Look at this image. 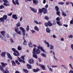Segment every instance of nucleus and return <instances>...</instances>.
Here are the masks:
<instances>
[{
	"label": "nucleus",
	"instance_id": "nucleus-29",
	"mask_svg": "<svg viewBox=\"0 0 73 73\" xmlns=\"http://www.w3.org/2000/svg\"><path fill=\"white\" fill-rule=\"evenodd\" d=\"M56 14L57 15H58L59 16H60V11L58 10V11H56Z\"/></svg>",
	"mask_w": 73,
	"mask_h": 73
},
{
	"label": "nucleus",
	"instance_id": "nucleus-4",
	"mask_svg": "<svg viewBox=\"0 0 73 73\" xmlns=\"http://www.w3.org/2000/svg\"><path fill=\"white\" fill-rule=\"evenodd\" d=\"M12 2L13 4H14L15 5H16V4H17V5H19V0H15V1H14V0H12Z\"/></svg>",
	"mask_w": 73,
	"mask_h": 73
},
{
	"label": "nucleus",
	"instance_id": "nucleus-38",
	"mask_svg": "<svg viewBox=\"0 0 73 73\" xmlns=\"http://www.w3.org/2000/svg\"><path fill=\"white\" fill-rule=\"evenodd\" d=\"M62 15L64 16V17L65 16H66V13H64L63 12H62Z\"/></svg>",
	"mask_w": 73,
	"mask_h": 73
},
{
	"label": "nucleus",
	"instance_id": "nucleus-62",
	"mask_svg": "<svg viewBox=\"0 0 73 73\" xmlns=\"http://www.w3.org/2000/svg\"><path fill=\"white\" fill-rule=\"evenodd\" d=\"M71 47L73 50V44H71Z\"/></svg>",
	"mask_w": 73,
	"mask_h": 73
},
{
	"label": "nucleus",
	"instance_id": "nucleus-31",
	"mask_svg": "<svg viewBox=\"0 0 73 73\" xmlns=\"http://www.w3.org/2000/svg\"><path fill=\"white\" fill-rule=\"evenodd\" d=\"M3 18L4 20H7V16L6 15H4L3 16Z\"/></svg>",
	"mask_w": 73,
	"mask_h": 73
},
{
	"label": "nucleus",
	"instance_id": "nucleus-13",
	"mask_svg": "<svg viewBox=\"0 0 73 73\" xmlns=\"http://www.w3.org/2000/svg\"><path fill=\"white\" fill-rule=\"evenodd\" d=\"M39 66L42 68L43 70H46V69L45 68V67L44 65H42L41 64H39Z\"/></svg>",
	"mask_w": 73,
	"mask_h": 73
},
{
	"label": "nucleus",
	"instance_id": "nucleus-20",
	"mask_svg": "<svg viewBox=\"0 0 73 73\" xmlns=\"http://www.w3.org/2000/svg\"><path fill=\"white\" fill-rule=\"evenodd\" d=\"M19 29H20V30H22V32H24L25 31V29H24L23 27H20Z\"/></svg>",
	"mask_w": 73,
	"mask_h": 73
},
{
	"label": "nucleus",
	"instance_id": "nucleus-27",
	"mask_svg": "<svg viewBox=\"0 0 73 73\" xmlns=\"http://www.w3.org/2000/svg\"><path fill=\"white\" fill-rule=\"evenodd\" d=\"M29 47H31V48L33 47V46L32 45V44L31 43V42H30L29 44Z\"/></svg>",
	"mask_w": 73,
	"mask_h": 73
},
{
	"label": "nucleus",
	"instance_id": "nucleus-26",
	"mask_svg": "<svg viewBox=\"0 0 73 73\" xmlns=\"http://www.w3.org/2000/svg\"><path fill=\"white\" fill-rule=\"evenodd\" d=\"M55 9H56V11H59V8L57 6H56L55 7Z\"/></svg>",
	"mask_w": 73,
	"mask_h": 73
},
{
	"label": "nucleus",
	"instance_id": "nucleus-51",
	"mask_svg": "<svg viewBox=\"0 0 73 73\" xmlns=\"http://www.w3.org/2000/svg\"><path fill=\"white\" fill-rule=\"evenodd\" d=\"M70 24H73V18L72 19V20L70 21Z\"/></svg>",
	"mask_w": 73,
	"mask_h": 73
},
{
	"label": "nucleus",
	"instance_id": "nucleus-33",
	"mask_svg": "<svg viewBox=\"0 0 73 73\" xmlns=\"http://www.w3.org/2000/svg\"><path fill=\"white\" fill-rule=\"evenodd\" d=\"M0 38H1L2 40H4V41H5V42H6V41H7V40H6V39H4V38L1 35L0 36Z\"/></svg>",
	"mask_w": 73,
	"mask_h": 73
},
{
	"label": "nucleus",
	"instance_id": "nucleus-17",
	"mask_svg": "<svg viewBox=\"0 0 73 73\" xmlns=\"http://www.w3.org/2000/svg\"><path fill=\"white\" fill-rule=\"evenodd\" d=\"M40 52L41 51L39 49H37L36 51V54H40Z\"/></svg>",
	"mask_w": 73,
	"mask_h": 73
},
{
	"label": "nucleus",
	"instance_id": "nucleus-28",
	"mask_svg": "<svg viewBox=\"0 0 73 73\" xmlns=\"http://www.w3.org/2000/svg\"><path fill=\"white\" fill-rule=\"evenodd\" d=\"M18 50H22L21 47L20 46H19L18 47Z\"/></svg>",
	"mask_w": 73,
	"mask_h": 73
},
{
	"label": "nucleus",
	"instance_id": "nucleus-52",
	"mask_svg": "<svg viewBox=\"0 0 73 73\" xmlns=\"http://www.w3.org/2000/svg\"><path fill=\"white\" fill-rule=\"evenodd\" d=\"M13 54L14 55V56H19V55L16 54V53H14Z\"/></svg>",
	"mask_w": 73,
	"mask_h": 73
},
{
	"label": "nucleus",
	"instance_id": "nucleus-2",
	"mask_svg": "<svg viewBox=\"0 0 73 73\" xmlns=\"http://www.w3.org/2000/svg\"><path fill=\"white\" fill-rule=\"evenodd\" d=\"M36 48H33V52H32L33 54V57L35 58H36V59H37V54H36Z\"/></svg>",
	"mask_w": 73,
	"mask_h": 73
},
{
	"label": "nucleus",
	"instance_id": "nucleus-35",
	"mask_svg": "<svg viewBox=\"0 0 73 73\" xmlns=\"http://www.w3.org/2000/svg\"><path fill=\"white\" fill-rule=\"evenodd\" d=\"M53 46L52 45H50V49L51 50H52V49H53V48H54Z\"/></svg>",
	"mask_w": 73,
	"mask_h": 73
},
{
	"label": "nucleus",
	"instance_id": "nucleus-59",
	"mask_svg": "<svg viewBox=\"0 0 73 73\" xmlns=\"http://www.w3.org/2000/svg\"><path fill=\"white\" fill-rule=\"evenodd\" d=\"M63 26H64V27H68V25H67L64 24Z\"/></svg>",
	"mask_w": 73,
	"mask_h": 73
},
{
	"label": "nucleus",
	"instance_id": "nucleus-21",
	"mask_svg": "<svg viewBox=\"0 0 73 73\" xmlns=\"http://www.w3.org/2000/svg\"><path fill=\"white\" fill-rule=\"evenodd\" d=\"M46 32L47 33H50V30L48 27H47L46 29Z\"/></svg>",
	"mask_w": 73,
	"mask_h": 73
},
{
	"label": "nucleus",
	"instance_id": "nucleus-8",
	"mask_svg": "<svg viewBox=\"0 0 73 73\" xmlns=\"http://www.w3.org/2000/svg\"><path fill=\"white\" fill-rule=\"evenodd\" d=\"M1 33L2 36H3V37L5 38V32L4 31H2L1 32Z\"/></svg>",
	"mask_w": 73,
	"mask_h": 73
},
{
	"label": "nucleus",
	"instance_id": "nucleus-14",
	"mask_svg": "<svg viewBox=\"0 0 73 73\" xmlns=\"http://www.w3.org/2000/svg\"><path fill=\"white\" fill-rule=\"evenodd\" d=\"M7 55L8 58H10V59H11V60H12V56H11V54H10L9 53H7Z\"/></svg>",
	"mask_w": 73,
	"mask_h": 73
},
{
	"label": "nucleus",
	"instance_id": "nucleus-42",
	"mask_svg": "<svg viewBox=\"0 0 73 73\" xmlns=\"http://www.w3.org/2000/svg\"><path fill=\"white\" fill-rule=\"evenodd\" d=\"M3 8H4V6L3 5H1L0 6V9H3Z\"/></svg>",
	"mask_w": 73,
	"mask_h": 73
},
{
	"label": "nucleus",
	"instance_id": "nucleus-48",
	"mask_svg": "<svg viewBox=\"0 0 73 73\" xmlns=\"http://www.w3.org/2000/svg\"><path fill=\"white\" fill-rule=\"evenodd\" d=\"M44 19H46V20H49V18H48V17L46 16L44 18Z\"/></svg>",
	"mask_w": 73,
	"mask_h": 73
},
{
	"label": "nucleus",
	"instance_id": "nucleus-11",
	"mask_svg": "<svg viewBox=\"0 0 73 73\" xmlns=\"http://www.w3.org/2000/svg\"><path fill=\"white\" fill-rule=\"evenodd\" d=\"M12 17L13 19H14L15 20H17V17L16 16V15H12Z\"/></svg>",
	"mask_w": 73,
	"mask_h": 73
},
{
	"label": "nucleus",
	"instance_id": "nucleus-32",
	"mask_svg": "<svg viewBox=\"0 0 73 73\" xmlns=\"http://www.w3.org/2000/svg\"><path fill=\"white\" fill-rule=\"evenodd\" d=\"M40 55L44 57H46V54H44L43 53L41 54Z\"/></svg>",
	"mask_w": 73,
	"mask_h": 73
},
{
	"label": "nucleus",
	"instance_id": "nucleus-50",
	"mask_svg": "<svg viewBox=\"0 0 73 73\" xmlns=\"http://www.w3.org/2000/svg\"><path fill=\"white\" fill-rule=\"evenodd\" d=\"M48 26H50V27H51L52 26V24L51 23H48Z\"/></svg>",
	"mask_w": 73,
	"mask_h": 73
},
{
	"label": "nucleus",
	"instance_id": "nucleus-46",
	"mask_svg": "<svg viewBox=\"0 0 73 73\" xmlns=\"http://www.w3.org/2000/svg\"><path fill=\"white\" fill-rule=\"evenodd\" d=\"M23 71H24V72H25V73H28V71L27 70H26V69L24 70Z\"/></svg>",
	"mask_w": 73,
	"mask_h": 73
},
{
	"label": "nucleus",
	"instance_id": "nucleus-23",
	"mask_svg": "<svg viewBox=\"0 0 73 73\" xmlns=\"http://www.w3.org/2000/svg\"><path fill=\"white\" fill-rule=\"evenodd\" d=\"M11 63H12V65H13V66H16V65L15 62L13 60L11 61Z\"/></svg>",
	"mask_w": 73,
	"mask_h": 73
},
{
	"label": "nucleus",
	"instance_id": "nucleus-56",
	"mask_svg": "<svg viewBox=\"0 0 73 73\" xmlns=\"http://www.w3.org/2000/svg\"><path fill=\"white\" fill-rule=\"evenodd\" d=\"M12 50H13V51L14 52H15L16 50V49H15L14 48H12Z\"/></svg>",
	"mask_w": 73,
	"mask_h": 73
},
{
	"label": "nucleus",
	"instance_id": "nucleus-44",
	"mask_svg": "<svg viewBox=\"0 0 73 73\" xmlns=\"http://www.w3.org/2000/svg\"><path fill=\"white\" fill-rule=\"evenodd\" d=\"M69 66L73 70V67H72V64L70 63L69 64Z\"/></svg>",
	"mask_w": 73,
	"mask_h": 73
},
{
	"label": "nucleus",
	"instance_id": "nucleus-60",
	"mask_svg": "<svg viewBox=\"0 0 73 73\" xmlns=\"http://www.w3.org/2000/svg\"><path fill=\"white\" fill-rule=\"evenodd\" d=\"M45 3H46V0H43V4H45Z\"/></svg>",
	"mask_w": 73,
	"mask_h": 73
},
{
	"label": "nucleus",
	"instance_id": "nucleus-58",
	"mask_svg": "<svg viewBox=\"0 0 73 73\" xmlns=\"http://www.w3.org/2000/svg\"><path fill=\"white\" fill-rule=\"evenodd\" d=\"M69 73H73V71L72 70H70L69 72Z\"/></svg>",
	"mask_w": 73,
	"mask_h": 73
},
{
	"label": "nucleus",
	"instance_id": "nucleus-5",
	"mask_svg": "<svg viewBox=\"0 0 73 73\" xmlns=\"http://www.w3.org/2000/svg\"><path fill=\"white\" fill-rule=\"evenodd\" d=\"M37 48V49H40L41 50V51H42V52H45V51L44 50V48H43L40 46H38Z\"/></svg>",
	"mask_w": 73,
	"mask_h": 73
},
{
	"label": "nucleus",
	"instance_id": "nucleus-19",
	"mask_svg": "<svg viewBox=\"0 0 73 73\" xmlns=\"http://www.w3.org/2000/svg\"><path fill=\"white\" fill-rule=\"evenodd\" d=\"M44 42L45 43V44H47L48 47L49 48L50 47V45H49V43L46 42V40H44Z\"/></svg>",
	"mask_w": 73,
	"mask_h": 73
},
{
	"label": "nucleus",
	"instance_id": "nucleus-63",
	"mask_svg": "<svg viewBox=\"0 0 73 73\" xmlns=\"http://www.w3.org/2000/svg\"><path fill=\"white\" fill-rule=\"evenodd\" d=\"M10 40L11 42H14L12 39H10Z\"/></svg>",
	"mask_w": 73,
	"mask_h": 73
},
{
	"label": "nucleus",
	"instance_id": "nucleus-40",
	"mask_svg": "<svg viewBox=\"0 0 73 73\" xmlns=\"http://www.w3.org/2000/svg\"><path fill=\"white\" fill-rule=\"evenodd\" d=\"M15 62H16V64H17L18 65H20V63L19 62V61H18V60H15Z\"/></svg>",
	"mask_w": 73,
	"mask_h": 73
},
{
	"label": "nucleus",
	"instance_id": "nucleus-45",
	"mask_svg": "<svg viewBox=\"0 0 73 73\" xmlns=\"http://www.w3.org/2000/svg\"><path fill=\"white\" fill-rule=\"evenodd\" d=\"M29 25H27L26 29L27 31H29Z\"/></svg>",
	"mask_w": 73,
	"mask_h": 73
},
{
	"label": "nucleus",
	"instance_id": "nucleus-24",
	"mask_svg": "<svg viewBox=\"0 0 73 73\" xmlns=\"http://www.w3.org/2000/svg\"><path fill=\"white\" fill-rule=\"evenodd\" d=\"M61 66L62 67L64 68L65 69H68V68L66 66L62 64L61 65Z\"/></svg>",
	"mask_w": 73,
	"mask_h": 73
},
{
	"label": "nucleus",
	"instance_id": "nucleus-12",
	"mask_svg": "<svg viewBox=\"0 0 73 73\" xmlns=\"http://www.w3.org/2000/svg\"><path fill=\"white\" fill-rule=\"evenodd\" d=\"M33 3L35 4V5H37L38 3V1L37 0H33Z\"/></svg>",
	"mask_w": 73,
	"mask_h": 73
},
{
	"label": "nucleus",
	"instance_id": "nucleus-64",
	"mask_svg": "<svg viewBox=\"0 0 73 73\" xmlns=\"http://www.w3.org/2000/svg\"><path fill=\"white\" fill-rule=\"evenodd\" d=\"M69 1L68 2H67L66 3V4L67 5H69Z\"/></svg>",
	"mask_w": 73,
	"mask_h": 73
},
{
	"label": "nucleus",
	"instance_id": "nucleus-36",
	"mask_svg": "<svg viewBox=\"0 0 73 73\" xmlns=\"http://www.w3.org/2000/svg\"><path fill=\"white\" fill-rule=\"evenodd\" d=\"M54 58L55 60V61H56V62H58V59L55 57V56H54Z\"/></svg>",
	"mask_w": 73,
	"mask_h": 73
},
{
	"label": "nucleus",
	"instance_id": "nucleus-47",
	"mask_svg": "<svg viewBox=\"0 0 73 73\" xmlns=\"http://www.w3.org/2000/svg\"><path fill=\"white\" fill-rule=\"evenodd\" d=\"M64 2H60V3H58V4H60V5H63L64 4Z\"/></svg>",
	"mask_w": 73,
	"mask_h": 73
},
{
	"label": "nucleus",
	"instance_id": "nucleus-53",
	"mask_svg": "<svg viewBox=\"0 0 73 73\" xmlns=\"http://www.w3.org/2000/svg\"><path fill=\"white\" fill-rule=\"evenodd\" d=\"M51 67H52V68H57V66L53 65L51 66Z\"/></svg>",
	"mask_w": 73,
	"mask_h": 73
},
{
	"label": "nucleus",
	"instance_id": "nucleus-49",
	"mask_svg": "<svg viewBox=\"0 0 73 73\" xmlns=\"http://www.w3.org/2000/svg\"><path fill=\"white\" fill-rule=\"evenodd\" d=\"M34 22L35 23V24H38V22L37 21L35 20L34 21Z\"/></svg>",
	"mask_w": 73,
	"mask_h": 73
},
{
	"label": "nucleus",
	"instance_id": "nucleus-61",
	"mask_svg": "<svg viewBox=\"0 0 73 73\" xmlns=\"http://www.w3.org/2000/svg\"><path fill=\"white\" fill-rule=\"evenodd\" d=\"M45 8H47L48 7V4H47L45 6Z\"/></svg>",
	"mask_w": 73,
	"mask_h": 73
},
{
	"label": "nucleus",
	"instance_id": "nucleus-22",
	"mask_svg": "<svg viewBox=\"0 0 73 73\" xmlns=\"http://www.w3.org/2000/svg\"><path fill=\"white\" fill-rule=\"evenodd\" d=\"M5 52H3L1 54V56L2 57H5Z\"/></svg>",
	"mask_w": 73,
	"mask_h": 73
},
{
	"label": "nucleus",
	"instance_id": "nucleus-41",
	"mask_svg": "<svg viewBox=\"0 0 73 73\" xmlns=\"http://www.w3.org/2000/svg\"><path fill=\"white\" fill-rule=\"evenodd\" d=\"M17 33H18L19 35H21L22 33H21V31H19Z\"/></svg>",
	"mask_w": 73,
	"mask_h": 73
},
{
	"label": "nucleus",
	"instance_id": "nucleus-25",
	"mask_svg": "<svg viewBox=\"0 0 73 73\" xmlns=\"http://www.w3.org/2000/svg\"><path fill=\"white\" fill-rule=\"evenodd\" d=\"M34 29L36 31H39V29L38 28V27H37V26H35L34 27Z\"/></svg>",
	"mask_w": 73,
	"mask_h": 73
},
{
	"label": "nucleus",
	"instance_id": "nucleus-6",
	"mask_svg": "<svg viewBox=\"0 0 73 73\" xmlns=\"http://www.w3.org/2000/svg\"><path fill=\"white\" fill-rule=\"evenodd\" d=\"M28 62L29 64H34V60L32 59L29 60Z\"/></svg>",
	"mask_w": 73,
	"mask_h": 73
},
{
	"label": "nucleus",
	"instance_id": "nucleus-9",
	"mask_svg": "<svg viewBox=\"0 0 73 73\" xmlns=\"http://www.w3.org/2000/svg\"><path fill=\"white\" fill-rule=\"evenodd\" d=\"M42 9L44 14L47 13V9H45V8H42Z\"/></svg>",
	"mask_w": 73,
	"mask_h": 73
},
{
	"label": "nucleus",
	"instance_id": "nucleus-3",
	"mask_svg": "<svg viewBox=\"0 0 73 73\" xmlns=\"http://www.w3.org/2000/svg\"><path fill=\"white\" fill-rule=\"evenodd\" d=\"M3 1L4 3H3V5L5 6H9L10 5H9V3L8 1L7 0H3Z\"/></svg>",
	"mask_w": 73,
	"mask_h": 73
},
{
	"label": "nucleus",
	"instance_id": "nucleus-16",
	"mask_svg": "<svg viewBox=\"0 0 73 73\" xmlns=\"http://www.w3.org/2000/svg\"><path fill=\"white\" fill-rule=\"evenodd\" d=\"M27 66L28 69H32V66L29 64H27Z\"/></svg>",
	"mask_w": 73,
	"mask_h": 73
},
{
	"label": "nucleus",
	"instance_id": "nucleus-18",
	"mask_svg": "<svg viewBox=\"0 0 73 73\" xmlns=\"http://www.w3.org/2000/svg\"><path fill=\"white\" fill-rule=\"evenodd\" d=\"M42 12H43V10H42V9H39V11H38V13L39 14H40V13L41 14V15L42 14Z\"/></svg>",
	"mask_w": 73,
	"mask_h": 73
},
{
	"label": "nucleus",
	"instance_id": "nucleus-39",
	"mask_svg": "<svg viewBox=\"0 0 73 73\" xmlns=\"http://www.w3.org/2000/svg\"><path fill=\"white\" fill-rule=\"evenodd\" d=\"M68 37L69 38H72L73 37V36L72 35H70L68 36Z\"/></svg>",
	"mask_w": 73,
	"mask_h": 73
},
{
	"label": "nucleus",
	"instance_id": "nucleus-15",
	"mask_svg": "<svg viewBox=\"0 0 73 73\" xmlns=\"http://www.w3.org/2000/svg\"><path fill=\"white\" fill-rule=\"evenodd\" d=\"M33 70L34 72H38V71H39V70H40V69L38 68H37L36 69H33Z\"/></svg>",
	"mask_w": 73,
	"mask_h": 73
},
{
	"label": "nucleus",
	"instance_id": "nucleus-54",
	"mask_svg": "<svg viewBox=\"0 0 73 73\" xmlns=\"http://www.w3.org/2000/svg\"><path fill=\"white\" fill-rule=\"evenodd\" d=\"M56 20H57V21H60V18L59 17H58L56 19Z\"/></svg>",
	"mask_w": 73,
	"mask_h": 73
},
{
	"label": "nucleus",
	"instance_id": "nucleus-57",
	"mask_svg": "<svg viewBox=\"0 0 73 73\" xmlns=\"http://www.w3.org/2000/svg\"><path fill=\"white\" fill-rule=\"evenodd\" d=\"M21 58L22 59V60H24V59H25V58H24V56H22L21 57Z\"/></svg>",
	"mask_w": 73,
	"mask_h": 73
},
{
	"label": "nucleus",
	"instance_id": "nucleus-55",
	"mask_svg": "<svg viewBox=\"0 0 73 73\" xmlns=\"http://www.w3.org/2000/svg\"><path fill=\"white\" fill-rule=\"evenodd\" d=\"M15 52H16V53H17L18 55L20 54L19 53V51H18L16 50V51Z\"/></svg>",
	"mask_w": 73,
	"mask_h": 73
},
{
	"label": "nucleus",
	"instance_id": "nucleus-34",
	"mask_svg": "<svg viewBox=\"0 0 73 73\" xmlns=\"http://www.w3.org/2000/svg\"><path fill=\"white\" fill-rule=\"evenodd\" d=\"M17 26L18 27H20V21H19L18 23H17L16 24Z\"/></svg>",
	"mask_w": 73,
	"mask_h": 73
},
{
	"label": "nucleus",
	"instance_id": "nucleus-7",
	"mask_svg": "<svg viewBox=\"0 0 73 73\" xmlns=\"http://www.w3.org/2000/svg\"><path fill=\"white\" fill-rule=\"evenodd\" d=\"M17 58H18V60L20 62H23V63H24V64L25 63V61H24V60H22V59H21L19 57H17Z\"/></svg>",
	"mask_w": 73,
	"mask_h": 73
},
{
	"label": "nucleus",
	"instance_id": "nucleus-1",
	"mask_svg": "<svg viewBox=\"0 0 73 73\" xmlns=\"http://www.w3.org/2000/svg\"><path fill=\"white\" fill-rule=\"evenodd\" d=\"M1 64L2 66H0V69L1 70V71L3 72V73H10L9 71L8 70V68L6 67L5 69V70L3 69V68L5 67L6 65H7V63H4V62H2L1 63Z\"/></svg>",
	"mask_w": 73,
	"mask_h": 73
},
{
	"label": "nucleus",
	"instance_id": "nucleus-30",
	"mask_svg": "<svg viewBox=\"0 0 73 73\" xmlns=\"http://www.w3.org/2000/svg\"><path fill=\"white\" fill-rule=\"evenodd\" d=\"M15 31L17 33L19 31V27H16L15 28Z\"/></svg>",
	"mask_w": 73,
	"mask_h": 73
},
{
	"label": "nucleus",
	"instance_id": "nucleus-37",
	"mask_svg": "<svg viewBox=\"0 0 73 73\" xmlns=\"http://www.w3.org/2000/svg\"><path fill=\"white\" fill-rule=\"evenodd\" d=\"M56 23L59 26H61L62 25V23H60V22L59 21H57Z\"/></svg>",
	"mask_w": 73,
	"mask_h": 73
},
{
	"label": "nucleus",
	"instance_id": "nucleus-43",
	"mask_svg": "<svg viewBox=\"0 0 73 73\" xmlns=\"http://www.w3.org/2000/svg\"><path fill=\"white\" fill-rule=\"evenodd\" d=\"M44 25L46 27H48V23H44Z\"/></svg>",
	"mask_w": 73,
	"mask_h": 73
},
{
	"label": "nucleus",
	"instance_id": "nucleus-10",
	"mask_svg": "<svg viewBox=\"0 0 73 73\" xmlns=\"http://www.w3.org/2000/svg\"><path fill=\"white\" fill-rule=\"evenodd\" d=\"M30 8L31 10L34 13H37V10L35 9L34 8L31 7H30Z\"/></svg>",
	"mask_w": 73,
	"mask_h": 73
}]
</instances>
